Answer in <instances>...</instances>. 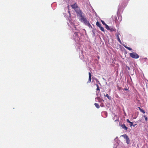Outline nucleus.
<instances>
[{
    "label": "nucleus",
    "instance_id": "nucleus-1",
    "mask_svg": "<svg viewBox=\"0 0 148 148\" xmlns=\"http://www.w3.org/2000/svg\"><path fill=\"white\" fill-rule=\"evenodd\" d=\"M79 16L81 17L80 20L81 21L83 22L86 25H90L89 22L87 20L85 16L83 14H82Z\"/></svg>",
    "mask_w": 148,
    "mask_h": 148
},
{
    "label": "nucleus",
    "instance_id": "nucleus-11",
    "mask_svg": "<svg viewBox=\"0 0 148 148\" xmlns=\"http://www.w3.org/2000/svg\"><path fill=\"white\" fill-rule=\"evenodd\" d=\"M104 96L105 97H107L110 100H111V97H110L108 94H107L106 95L105 94L104 95Z\"/></svg>",
    "mask_w": 148,
    "mask_h": 148
},
{
    "label": "nucleus",
    "instance_id": "nucleus-28",
    "mask_svg": "<svg viewBox=\"0 0 148 148\" xmlns=\"http://www.w3.org/2000/svg\"><path fill=\"white\" fill-rule=\"evenodd\" d=\"M117 121V120H115V121Z\"/></svg>",
    "mask_w": 148,
    "mask_h": 148
},
{
    "label": "nucleus",
    "instance_id": "nucleus-26",
    "mask_svg": "<svg viewBox=\"0 0 148 148\" xmlns=\"http://www.w3.org/2000/svg\"><path fill=\"white\" fill-rule=\"evenodd\" d=\"M98 59H99V56H98Z\"/></svg>",
    "mask_w": 148,
    "mask_h": 148
},
{
    "label": "nucleus",
    "instance_id": "nucleus-20",
    "mask_svg": "<svg viewBox=\"0 0 148 148\" xmlns=\"http://www.w3.org/2000/svg\"><path fill=\"white\" fill-rule=\"evenodd\" d=\"M138 108H139V109L140 110V111L141 112L143 113L144 114L145 113V112L144 111V110H143L141 109L139 107H138Z\"/></svg>",
    "mask_w": 148,
    "mask_h": 148
},
{
    "label": "nucleus",
    "instance_id": "nucleus-10",
    "mask_svg": "<svg viewBox=\"0 0 148 148\" xmlns=\"http://www.w3.org/2000/svg\"><path fill=\"white\" fill-rule=\"evenodd\" d=\"M110 31L113 32V31H116V29L114 27H110V29H109Z\"/></svg>",
    "mask_w": 148,
    "mask_h": 148
},
{
    "label": "nucleus",
    "instance_id": "nucleus-27",
    "mask_svg": "<svg viewBox=\"0 0 148 148\" xmlns=\"http://www.w3.org/2000/svg\"><path fill=\"white\" fill-rule=\"evenodd\" d=\"M69 5H68V6L67 7H68V8H69Z\"/></svg>",
    "mask_w": 148,
    "mask_h": 148
},
{
    "label": "nucleus",
    "instance_id": "nucleus-14",
    "mask_svg": "<svg viewBox=\"0 0 148 148\" xmlns=\"http://www.w3.org/2000/svg\"><path fill=\"white\" fill-rule=\"evenodd\" d=\"M96 25L99 27L101 26V24L100 23L98 22L97 21L96 23Z\"/></svg>",
    "mask_w": 148,
    "mask_h": 148
},
{
    "label": "nucleus",
    "instance_id": "nucleus-2",
    "mask_svg": "<svg viewBox=\"0 0 148 148\" xmlns=\"http://www.w3.org/2000/svg\"><path fill=\"white\" fill-rule=\"evenodd\" d=\"M130 56L133 58L138 59L139 58V56L136 53L132 52L130 53Z\"/></svg>",
    "mask_w": 148,
    "mask_h": 148
},
{
    "label": "nucleus",
    "instance_id": "nucleus-7",
    "mask_svg": "<svg viewBox=\"0 0 148 148\" xmlns=\"http://www.w3.org/2000/svg\"><path fill=\"white\" fill-rule=\"evenodd\" d=\"M121 126L123 129H124L125 130H127L128 129V128L126 127L124 124L121 125Z\"/></svg>",
    "mask_w": 148,
    "mask_h": 148
},
{
    "label": "nucleus",
    "instance_id": "nucleus-12",
    "mask_svg": "<svg viewBox=\"0 0 148 148\" xmlns=\"http://www.w3.org/2000/svg\"><path fill=\"white\" fill-rule=\"evenodd\" d=\"M126 140V142L127 143L128 145L130 142V140L128 137L127 139H125Z\"/></svg>",
    "mask_w": 148,
    "mask_h": 148
},
{
    "label": "nucleus",
    "instance_id": "nucleus-8",
    "mask_svg": "<svg viewBox=\"0 0 148 148\" xmlns=\"http://www.w3.org/2000/svg\"><path fill=\"white\" fill-rule=\"evenodd\" d=\"M95 99H97L99 102H101L102 101H103V100H102L100 97H97Z\"/></svg>",
    "mask_w": 148,
    "mask_h": 148
},
{
    "label": "nucleus",
    "instance_id": "nucleus-9",
    "mask_svg": "<svg viewBox=\"0 0 148 148\" xmlns=\"http://www.w3.org/2000/svg\"><path fill=\"white\" fill-rule=\"evenodd\" d=\"M116 37H117V40L118 41L121 43V41L119 38V34H116Z\"/></svg>",
    "mask_w": 148,
    "mask_h": 148
},
{
    "label": "nucleus",
    "instance_id": "nucleus-21",
    "mask_svg": "<svg viewBox=\"0 0 148 148\" xmlns=\"http://www.w3.org/2000/svg\"><path fill=\"white\" fill-rule=\"evenodd\" d=\"M96 86L97 87V88L96 89V90H100L99 88L98 85L97 84Z\"/></svg>",
    "mask_w": 148,
    "mask_h": 148
},
{
    "label": "nucleus",
    "instance_id": "nucleus-24",
    "mask_svg": "<svg viewBox=\"0 0 148 148\" xmlns=\"http://www.w3.org/2000/svg\"><path fill=\"white\" fill-rule=\"evenodd\" d=\"M126 121H127L128 123H130L131 122V121H130V120H129V119H127V120H126Z\"/></svg>",
    "mask_w": 148,
    "mask_h": 148
},
{
    "label": "nucleus",
    "instance_id": "nucleus-13",
    "mask_svg": "<svg viewBox=\"0 0 148 148\" xmlns=\"http://www.w3.org/2000/svg\"><path fill=\"white\" fill-rule=\"evenodd\" d=\"M121 136L123 137L125 139H127L128 137L126 134H124Z\"/></svg>",
    "mask_w": 148,
    "mask_h": 148
},
{
    "label": "nucleus",
    "instance_id": "nucleus-15",
    "mask_svg": "<svg viewBox=\"0 0 148 148\" xmlns=\"http://www.w3.org/2000/svg\"><path fill=\"white\" fill-rule=\"evenodd\" d=\"M94 105L97 108H100V106L99 104L98 103H95L94 104Z\"/></svg>",
    "mask_w": 148,
    "mask_h": 148
},
{
    "label": "nucleus",
    "instance_id": "nucleus-23",
    "mask_svg": "<svg viewBox=\"0 0 148 148\" xmlns=\"http://www.w3.org/2000/svg\"><path fill=\"white\" fill-rule=\"evenodd\" d=\"M101 22L104 25H106V24L105 23V22L103 21H101Z\"/></svg>",
    "mask_w": 148,
    "mask_h": 148
},
{
    "label": "nucleus",
    "instance_id": "nucleus-17",
    "mask_svg": "<svg viewBox=\"0 0 148 148\" xmlns=\"http://www.w3.org/2000/svg\"><path fill=\"white\" fill-rule=\"evenodd\" d=\"M100 30L104 32V29L103 27L101 26L99 27Z\"/></svg>",
    "mask_w": 148,
    "mask_h": 148
},
{
    "label": "nucleus",
    "instance_id": "nucleus-18",
    "mask_svg": "<svg viewBox=\"0 0 148 148\" xmlns=\"http://www.w3.org/2000/svg\"><path fill=\"white\" fill-rule=\"evenodd\" d=\"M124 47L126 48L128 50H132V49L130 48V47H127V46H126L125 45L124 46Z\"/></svg>",
    "mask_w": 148,
    "mask_h": 148
},
{
    "label": "nucleus",
    "instance_id": "nucleus-19",
    "mask_svg": "<svg viewBox=\"0 0 148 148\" xmlns=\"http://www.w3.org/2000/svg\"><path fill=\"white\" fill-rule=\"evenodd\" d=\"M105 26L106 29H107L108 30H109L110 28L109 26L107 24H106Z\"/></svg>",
    "mask_w": 148,
    "mask_h": 148
},
{
    "label": "nucleus",
    "instance_id": "nucleus-3",
    "mask_svg": "<svg viewBox=\"0 0 148 148\" xmlns=\"http://www.w3.org/2000/svg\"><path fill=\"white\" fill-rule=\"evenodd\" d=\"M75 11L77 14L78 16H80L82 14H84L82 11L80 9L79 7L77 8L75 10Z\"/></svg>",
    "mask_w": 148,
    "mask_h": 148
},
{
    "label": "nucleus",
    "instance_id": "nucleus-5",
    "mask_svg": "<svg viewBox=\"0 0 148 148\" xmlns=\"http://www.w3.org/2000/svg\"><path fill=\"white\" fill-rule=\"evenodd\" d=\"M71 6L72 9H74V10L77 9V8H79L76 3H75L74 4L71 5Z\"/></svg>",
    "mask_w": 148,
    "mask_h": 148
},
{
    "label": "nucleus",
    "instance_id": "nucleus-22",
    "mask_svg": "<svg viewBox=\"0 0 148 148\" xmlns=\"http://www.w3.org/2000/svg\"><path fill=\"white\" fill-rule=\"evenodd\" d=\"M144 117L145 118V119L146 121H147V117L145 115H144Z\"/></svg>",
    "mask_w": 148,
    "mask_h": 148
},
{
    "label": "nucleus",
    "instance_id": "nucleus-16",
    "mask_svg": "<svg viewBox=\"0 0 148 148\" xmlns=\"http://www.w3.org/2000/svg\"><path fill=\"white\" fill-rule=\"evenodd\" d=\"M136 125V124L133 125V123L132 122H131L130 124V125L131 127L132 126H133L134 127Z\"/></svg>",
    "mask_w": 148,
    "mask_h": 148
},
{
    "label": "nucleus",
    "instance_id": "nucleus-25",
    "mask_svg": "<svg viewBox=\"0 0 148 148\" xmlns=\"http://www.w3.org/2000/svg\"><path fill=\"white\" fill-rule=\"evenodd\" d=\"M124 90H128V89L127 88H124Z\"/></svg>",
    "mask_w": 148,
    "mask_h": 148
},
{
    "label": "nucleus",
    "instance_id": "nucleus-4",
    "mask_svg": "<svg viewBox=\"0 0 148 148\" xmlns=\"http://www.w3.org/2000/svg\"><path fill=\"white\" fill-rule=\"evenodd\" d=\"M78 33L77 32H75L73 35V38L75 41H78L80 39Z\"/></svg>",
    "mask_w": 148,
    "mask_h": 148
},
{
    "label": "nucleus",
    "instance_id": "nucleus-6",
    "mask_svg": "<svg viewBox=\"0 0 148 148\" xmlns=\"http://www.w3.org/2000/svg\"><path fill=\"white\" fill-rule=\"evenodd\" d=\"M89 78H88V80L87 82V84H88V83H90L91 82V74L89 72Z\"/></svg>",
    "mask_w": 148,
    "mask_h": 148
}]
</instances>
